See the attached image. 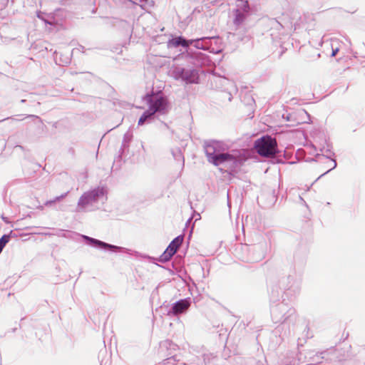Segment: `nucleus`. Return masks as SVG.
Segmentation results:
<instances>
[{"instance_id": "obj_28", "label": "nucleus", "mask_w": 365, "mask_h": 365, "mask_svg": "<svg viewBox=\"0 0 365 365\" xmlns=\"http://www.w3.org/2000/svg\"><path fill=\"white\" fill-rule=\"evenodd\" d=\"M6 235L9 236V241L10 240L11 238L17 237V235L13 230H11L9 234H6Z\"/></svg>"}, {"instance_id": "obj_38", "label": "nucleus", "mask_w": 365, "mask_h": 365, "mask_svg": "<svg viewBox=\"0 0 365 365\" xmlns=\"http://www.w3.org/2000/svg\"><path fill=\"white\" fill-rule=\"evenodd\" d=\"M228 94H229V101H230L232 100V95H231L230 92H229Z\"/></svg>"}, {"instance_id": "obj_47", "label": "nucleus", "mask_w": 365, "mask_h": 365, "mask_svg": "<svg viewBox=\"0 0 365 365\" xmlns=\"http://www.w3.org/2000/svg\"><path fill=\"white\" fill-rule=\"evenodd\" d=\"M297 346H298V347H299V346H302V344H300L299 343H298V344H297Z\"/></svg>"}, {"instance_id": "obj_42", "label": "nucleus", "mask_w": 365, "mask_h": 365, "mask_svg": "<svg viewBox=\"0 0 365 365\" xmlns=\"http://www.w3.org/2000/svg\"><path fill=\"white\" fill-rule=\"evenodd\" d=\"M331 164H332V163H331ZM331 166H332V165H328L327 166V168L329 169V168H330Z\"/></svg>"}, {"instance_id": "obj_20", "label": "nucleus", "mask_w": 365, "mask_h": 365, "mask_svg": "<svg viewBox=\"0 0 365 365\" xmlns=\"http://www.w3.org/2000/svg\"><path fill=\"white\" fill-rule=\"evenodd\" d=\"M216 83H218L222 87L227 90L229 89L230 87H234V83L226 78L219 77Z\"/></svg>"}, {"instance_id": "obj_22", "label": "nucleus", "mask_w": 365, "mask_h": 365, "mask_svg": "<svg viewBox=\"0 0 365 365\" xmlns=\"http://www.w3.org/2000/svg\"><path fill=\"white\" fill-rule=\"evenodd\" d=\"M67 195V192L66 193H63L59 196H57L53 200H47L46 202H45V205L46 206H51L53 204H55L56 202H59L61 201V200H63L66 196Z\"/></svg>"}, {"instance_id": "obj_3", "label": "nucleus", "mask_w": 365, "mask_h": 365, "mask_svg": "<svg viewBox=\"0 0 365 365\" xmlns=\"http://www.w3.org/2000/svg\"><path fill=\"white\" fill-rule=\"evenodd\" d=\"M302 278L299 275H269L267 279L269 300L276 302L285 296L292 299L299 294Z\"/></svg>"}, {"instance_id": "obj_24", "label": "nucleus", "mask_w": 365, "mask_h": 365, "mask_svg": "<svg viewBox=\"0 0 365 365\" xmlns=\"http://www.w3.org/2000/svg\"><path fill=\"white\" fill-rule=\"evenodd\" d=\"M212 356V354H202V360H203V364L206 365L207 364L210 363V359Z\"/></svg>"}, {"instance_id": "obj_15", "label": "nucleus", "mask_w": 365, "mask_h": 365, "mask_svg": "<svg viewBox=\"0 0 365 365\" xmlns=\"http://www.w3.org/2000/svg\"><path fill=\"white\" fill-rule=\"evenodd\" d=\"M336 351L334 348H331L329 349H327L322 351H317L315 352L314 355L313 356H309V360L308 361H310L314 364H319L321 361L319 359H326L327 360L326 355L329 353H331L333 351Z\"/></svg>"}, {"instance_id": "obj_12", "label": "nucleus", "mask_w": 365, "mask_h": 365, "mask_svg": "<svg viewBox=\"0 0 365 365\" xmlns=\"http://www.w3.org/2000/svg\"><path fill=\"white\" fill-rule=\"evenodd\" d=\"M197 38H192V39H187L183 36H176V35H172L171 37L168 39L167 42V46L168 48H177L180 46L186 48V52L188 51H193L192 50L190 49V46H192L195 47V45L196 43ZM186 53H183V56H185Z\"/></svg>"}, {"instance_id": "obj_37", "label": "nucleus", "mask_w": 365, "mask_h": 365, "mask_svg": "<svg viewBox=\"0 0 365 365\" xmlns=\"http://www.w3.org/2000/svg\"><path fill=\"white\" fill-rule=\"evenodd\" d=\"M133 278L134 279L135 281H136L138 282V277L136 275H133Z\"/></svg>"}, {"instance_id": "obj_50", "label": "nucleus", "mask_w": 365, "mask_h": 365, "mask_svg": "<svg viewBox=\"0 0 365 365\" xmlns=\"http://www.w3.org/2000/svg\"><path fill=\"white\" fill-rule=\"evenodd\" d=\"M206 276H207V275L203 274V275H202V277H203V278H205Z\"/></svg>"}, {"instance_id": "obj_48", "label": "nucleus", "mask_w": 365, "mask_h": 365, "mask_svg": "<svg viewBox=\"0 0 365 365\" xmlns=\"http://www.w3.org/2000/svg\"><path fill=\"white\" fill-rule=\"evenodd\" d=\"M251 101H252V102H254V101H254V99H253V98H251Z\"/></svg>"}, {"instance_id": "obj_36", "label": "nucleus", "mask_w": 365, "mask_h": 365, "mask_svg": "<svg viewBox=\"0 0 365 365\" xmlns=\"http://www.w3.org/2000/svg\"><path fill=\"white\" fill-rule=\"evenodd\" d=\"M27 117L31 118H39L38 116L36 115H29Z\"/></svg>"}, {"instance_id": "obj_45", "label": "nucleus", "mask_w": 365, "mask_h": 365, "mask_svg": "<svg viewBox=\"0 0 365 365\" xmlns=\"http://www.w3.org/2000/svg\"><path fill=\"white\" fill-rule=\"evenodd\" d=\"M277 24H279V25L282 26V24L279 23V21H277Z\"/></svg>"}, {"instance_id": "obj_49", "label": "nucleus", "mask_w": 365, "mask_h": 365, "mask_svg": "<svg viewBox=\"0 0 365 365\" xmlns=\"http://www.w3.org/2000/svg\"><path fill=\"white\" fill-rule=\"evenodd\" d=\"M306 329H307V330L309 331V328L308 326L306 327Z\"/></svg>"}, {"instance_id": "obj_14", "label": "nucleus", "mask_w": 365, "mask_h": 365, "mask_svg": "<svg viewBox=\"0 0 365 365\" xmlns=\"http://www.w3.org/2000/svg\"><path fill=\"white\" fill-rule=\"evenodd\" d=\"M133 140V133L131 131L128 130L123 135L121 147L119 150L118 156L116 157L117 160H121L123 156L129 150L130 143Z\"/></svg>"}, {"instance_id": "obj_29", "label": "nucleus", "mask_w": 365, "mask_h": 365, "mask_svg": "<svg viewBox=\"0 0 365 365\" xmlns=\"http://www.w3.org/2000/svg\"><path fill=\"white\" fill-rule=\"evenodd\" d=\"M283 118H284L287 121H292V114L291 113H288L286 117L284 116V115H282Z\"/></svg>"}, {"instance_id": "obj_5", "label": "nucleus", "mask_w": 365, "mask_h": 365, "mask_svg": "<svg viewBox=\"0 0 365 365\" xmlns=\"http://www.w3.org/2000/svg\"><path fill=\"white\" fill-rule=\"evenodd\" d=\"M143 100L148 109L143 112L138 120V125L150 123L156 115H166L171 109V105L168 98L160 91L147 93Z\"/></svg>"}, {"instance_id": "obj_35", "label": "nucleus", "mask_w": 365, "mask_h": 365, "mask_svg": "<svg viewBox=\"0 0 365 365\" xmlns=\"http://www.w3.org/2000/svg\"><path fill=\"white\" fill-rule=\"evenodd\" d=\"M302 112L303 113H304L305 115H307V117H308V118H309V120H310V115H309V113H308L305 110H304V109H303V110H302Z\"/></svg>"}, {"instance_id": "obj_2", "label": "nucleus", "mask_w": 365, "mask_h": 365, "mask_svg": "<svg viewBox=\"0 0 365 365\" xmlns=\"http://www.w3.org/2000/svg\"><path fill=\"white\" fill-rule=\"evenodd\" d=\"M185 58L187 63L192 66H175L173 69L174 78L186 84H199L200 77L205 76L203 66L209 64V56L201 51H187Z\"/></svg>"}, {"instance_id": "obj_27", "label": "nucleus", "mask_w": 365, "mask_h": 365, "mask_svg": "<svg viewBox=\"0 0 365 365\" xmlns=\"http://www.w3.org/2000/svg\"><path fill=\"white\" fill-rule=\"evenodd\" d=\"M314 351H312V350L307 351L305 352L304 357L306 359H308V360H309V356H313V355H314Z\"/></svg>"}, {"instance_id": "obj_9", "label": "nucleus", "mask_w": 365, "mask_h": 365, "mask_svg": "<svg viewBox=\"0 0 365 365\" xmlns=\"http://www.w3.org/2000/svg\"><path fill=\"white\" fill-rule=\"evenodd\" d=\"M319 150L322 153H317L314 156V159H313V160L319 163H325V161L329 160L332 162V166L330 168L327 169V170L324 172L323 174H322L318 178H320L321 177L325 175L332 170L335 169L337 166L336 159L334 158L335 153L332 151V145L326 138V137L324 138V144L322 145V146L319 148Z\"/></svg>"}, {"instance_id": "obj_41", "label": "nucleus", "mask_w": 365, "mask_h": 365, "mask_svg": "<svg viewBox=\"0 0 365 365\" xmlns=\"http://www.w3.org/2000/svg\"><path fill=\"white\" fill-rule=\"evenodd\" d=\"M10 118H13L12 117H7V118L3 119L2 120H8V119H10Z\"/></svg>"}, {"instance_id": "obj_46", "label": "nucleus", "mask_w": 365, "mask_h": 365, "mask_svg": "<svg viewBox=\"0 0 365 365\" xmlns=\"http://www.w3.org/2000/svg\"><path fill=\"white\" fill-rule=\"evenodd\" d=\"M277 24H279V25L282 26V24L279 23V21H277Z\"/></svg>"}, {"instance_id": "obj_21", "label": "nucleus", "mask_w": 365, "mask_h": 365, "mask_svg": "<svg viewBox=\"0 0 365 365\" xmlns=\"http://www.w3.org/2000/svg\"><path fill=\"white\" fill-rule=\"evenodd\" d=\"M119 26L122 27L127 33H131L133 31V25L125 20L119 21Z\"/></svg>"}, {"instance_id": "obj_31", "label": "nucleus", "mask_w": 365, "mask_h": 365, "mask_svg": "<svg viewBox=\"0 0 365 365\" xmlns=\"http://www.w3.org/2000/svg\"><path fill=\"white\" fill-rule=\"evenodd\" d=\"M339 51V49L338 48H332L331 56H335Z\"/></svg>"}, {"instance_id": "obj_18", "label": "nucleus", "mask_w": 365, "mask_h": 365, "mask_svg": "<svg viewBox=\"0 0 365 365\" xmlns=\"http://www.w3.org/2000/svg\"><path fill=\"white\" fill-rule=\"evenodd\" d=\"M16 276V275L9 276L6 279H5L4 284L2 285L0 284V289H7L9 287H11L14 281L20 278L21 275H18V277Z\"/></svg>"}, {"instance_id": "obj_34", "label": "nucleus", "mask_w": 365, "mask_h": 365, "mask_svg": "<svg viewBox=\"0 0 365 365\" xmlns=\"http://www.w3.org/2000/svg\"><path fill=\"white\" fill-rule=\"evenodd\" d=\"M37 17H38V19H40L43 20V14H42L41 12H40V11L37 13Z\"/></svg>"}, {"instance_id": "obj_43", "label": "nucleus", "mask_w": 365, "mask_h": 365, "mask_svg": "<svg viewBox=\"0 0 365 365\" xmlns=\"http://www.w3.org/2000/svg\"><path fill=\"white\" fill-rule=\"evenodd\" d=\"M26 101V99H22V100L21 101V103H25Z\"/></svg>"}, {"instance_id": "obj_16", "label": "nucleus", "mask_w": 365, "mask_h": 365, "mask_svg": "<svg viewBox=\"0 0 365 365\" xmlns=\"http://www.w3.org/2000/svg\"><path fill=\"white\" fill-rule=\"evenodd\" d=\"M184 240V236L182 235H180L175 237L168 245L167 248L169 249V250H171L172 252H173L175 254L176 253L177 250L180 248V247L182 245Z\"/></svg>"}, {"instance_id": "obj_39", "label": "nucleus", "mask_w": 365, "mask_h": 365, "mask_svg": "<svg viewBox=\"0 0 365 365\" xmlns=\"http://www.w3.org/2000/svg\"><path fill=\"white\" fill-rule=\"evenodd\" d=\"M168 271H169V274H175V272L171 269H168Z\"/></svg>"}, {"instance_id": "obj_51", "label": "nucleus", "mask_w": 365, "mask_h": 365, "mask_svg": "<svg viewBox=\"0 0 365 365\" xmlns=\"http://www.w3.org/2000/svg\"><path fill=\"white\" fill-rule=\"evenodd\" d=\"M141 2L145 1L146 0H140Z\"/></svg>"}, {"instance_id": "obj_26", "label": "nucleus", "mask_w": 365, "mask_h": 365, "mask_svg": "<svg viewBox=\"0 0 365 365\" xmlns=\"http://www.w3.org/2000/svg\"><path fill=\"white\" fill-rule=\"evenodd\" d=\"M9 1V0H0V9H4L7 6Z\"/></svg>"}, {"instance_id": "obj_32", "label": "nucleus", "mask_w": 365, "mask_h": 365, "mask_svg": "<svg viewBox=\"0 0 365 365\" xmlns=\"http://www.w3.org/2000/svg\"><path fill=\"white\" fill-rule=\"evenodd\" d=\"M182 280L185 281L186 280L187 278L190 277V275H187V274H185V275H178Z\"/></svg>"}, {"instance_id": "obj_19", "label": "nucleus", "mask_w": 365, "mask_h": 365, "mask_svg": "<svg viewBox=\"0 0 365 365\" xmlns=\"http://www.w3.org/2000/svg\"><path fill=\"white\" fill-rule=\"evenodd\" d=\"M250 250L253 252H260V253L255 257L256 260H260L262 258L264 257V245L262 244H258L252 246Z\"/></svg>"}, {"instance_id": "obj_4", "label": "nucleus", "mask_w": 365, "mask_h": 365, "mask_svg": "<svg viewBox=\"0 0 365 365\" xmlns=\"http://www.w3.org/2000/svg\"><path fill=\"white\" fill-rule=\"evenodd\" d=\"M79 235L82 239L83 242L88 246L110 252H125L129 255H134L136 258L141 259L157 267H159V265L157 264V262L165 263L167 262H169L172 257L175 255L173 252H172L171 250H169L168 248H166L165 251L163 252V254L158 258H155L146 254H142L138 251H133L132 250H129L123 247L109 244L104 241L89 237L86 235L81 234Z\"/></svg>"}, {"instance_id": "obj_25", "label": "nucleus", "mask_w": 365, "mask_h": 365, "mask_svg": "<svg viewBox=\"0 0 365 365\" xmlns=\"http://www.w3.org/2000/svg\"><path fill=\"white\" fill-rule=\"evenodd\" d=\"M61 60V62L59 64L60 65H62V66H64V65H67L68 63H70V61H71V58L69 56H66L65 58H60Z\"/></svg>"}, {"instance_id": "obj_10", "label": "nucleus", "mask_w": 365, "mask_h": 365, "mask_svg": "<svg viewBox=\"0 0 365 365\" xmlns=\"http://www.w3.org/2000/svg\"><path fill=\"white\" fill-rule=\"evenodd\" d=\"M222 39L219 36L197 38L195 45L196 49L207 51L212 53H219L222 51Z\"/></svg>"}, {"instance_id": "obj_44", "label": "nucleus", "mask_w": 365, "mask_h": 365, "mask_svg": "<svg viewBox=\"0 0 365 365\" xmlns=\"http://www.w3.org/2000/svg\"><path fill=\"white\" fill-rule=\"evenodd\" d=\"M277 24H279V25L282 26V24L279 23V21H277Z\"/></svg>"}, {"instance_id": "obj_40", "label": "nucleus", "mask_w": 365, "mask_h": 365, "mask_svg": "<svg viewBox=\"0 0 365 365\" xmlns=\"http://www.w3.org/2000/svg\"><path fill=\"white\" fill-rule=\"evenodd\" d=\"M16 329H17V328H16V327L13 328V329H11V331H12V332H15V331H16Z\"/></svg>"}, {"instance_id": "obj_30", "label": "nucleus", "mask_w": 365, "mask_h": 365, "mask_svg": "<svg viewBox=\"0 0 365 365\" xmlns=\"http://www.w3.org/2000/svg\"><path fill=\"white\" fill-rule=\"evenodd\" d=\"M158 289H159V285H158V286H157V287L154 289V290L153 291L152 294H151L152 297H155V294H158Z\"/></svg>"}, {"instance_id": "obj_33", "label": "nucleus", "mask_w": 365, "mask_h": 365, "mask_svg": "<svg viewBox=\"0 0 365 365\" xmlns=\"http://www.w3.org/2000/svg\"><path fill=\"white\" fill-rule=\"evenodd\" d=\"M133 287L135 289H144V287H142L140 285H138V284H133Z\"/></svg>"}, {"instance_id": "obj_11", "label": "nucleus", "mask_w": 365, "mask_h": 365, "mask_svg": "<svg viewBox=\"0 0 365 365\" xmlns=\"http://www.w3.org/2000/svg\"><path fill=\"white\" fill-rule=\"evenodd\" d=\"M193 302L194 299L191 297H185L172 304H166L167 302L165 301L163 302V307L165 308L168 316L174 317L186 314Z\"/></svg>"}, {"instance_id": "obj_8", "label": "nucleus", "mask_w": 365, "mask_h": 365, "mask_svg": "<svg viewBox=\"0 0 365 365\" xmlns=\"http://www.w3.org/2000/svg\"><path fill=\"white\" fill-rule=\"evenodd\" d=\"M256 152L261 156L268 157L277 153V143L274 138L266 135L257 139L254 143Z\"/></svg>"}, {"instance_id": "obj_6", "label": "nucleus", "mask_w": 365, "mask_h": 365, "mask_svg": "<svg viewBox=\"0 0 365 365\" xmlns=\"http://www.w3.org/2000/svg\"><path fill=\"white\" fill-rule=\"evenodd\" d=\"M286 299L282 298L276 302L270 301V314L272 320L274 324H293L296 320V311L294 308L285 302Z\"/></svg>"}, {"instance_id": "obj_7", "label": "nucleus", "mask_w": 365, "mask_h": 365, "mask_svg": "<svg viewBox=\"0 0 365 365\" xmlns=\"http://www.w3.org/2000/svg\"><path fill=\"white\" fill-rule=\"evenodd\" d=\"M106 193V190L103 187H97L85 192L78 201L76 211L84 212L88 206L92 205L103 198Z\"/></svg>"}, {"instance_id": "obj_23", "label": "nucleus", "mask_w": 365, "mask_h": 365, "mask_svg": "<svg viewBox=\"0 0 365 365\" xmlns=\"http://www.w3.org/2000/svg\"><path fill=\"white\" fill-rule=\"evenodd\" d=\"M9 236L6 235H3L1 237H0V254L1 253V252L3 251L4 247L6 246V245L9 242Z\"/></svg>"}, {"instance_id": "obj_13", "label": "nucleus", "mask_w": 365, "mask_h": 365, "mask_svg": "<svg viewBox=\"0 0 365 365\" xmlns=\"http://www.w3.org/2000/svg\"><path fill=\"white\" fill-rule=\"evenodd\" d=\"M234 19L233 24L235 26L238 27L245 21L247 17L250 14V7L247 1H245L243 5L240 9L234 10Z\"/></svg>"}, {"instance_id": "obj_1", "label": "nucleus", "mask_w": 365, "mask_h": 365, "mask_svg": "<svg viewBox=\"0 0 365 365\" xmlns=\"http://www.w3.org/2000/svg\"><path fill=\"white\" fill-rule=\"evenodd\" d=\"M203 148L207 161L215 166L223 165L230 175H235L247 159L244 149L230 150L220 140H206Z\"/></svg>"}, {"instance_id": "obj_17", "label": "nucleus", "mask_w": 365, "mask_h": 365, "mask_svg": "<svg viewBox=\"0 0 365 365\" xmlns=\"http://www.w3.org/2000/svg\"><path fill=\"white\" fill-rule=\"evenodd\" d=\"M171 153L175 160L180 162L181 163L182 167H183L185 163V159L182 150L180 148H175L171 150Z\"/></svg>"}]
</instances>
